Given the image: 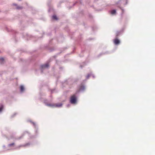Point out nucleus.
Here are the masks:
<instances>
[{
  "label": "nucleus",
  "instance_id": "nucleus-8",
  "mask_svg": "<svg viewBox=\"0 0 155 155\" xmlns=\"http://www.w3.org/2000/svg\"><path fill=\"white\" fill-rule=\"evenodd\" d=\"M62 105V104H56L55 106L57 107H60Z\"/></svg>",
  "mask_w": 155,
  "mask_h": 155
},
{
  "label": "nucleus",
  "instance_id": "nucleus-14",
  "mask_svg": "<svg viewBox=\"0 0 155 155\" xmlns=\"http://www.w3.org/2000/svg\"><path fill=\"white\" fill-rule=\"evenodd\" d=\"M48 105L49 106H51V105L50 104H49V105Z\"/></svg>",
  "mask_w": 155,
  "mask_h": 155
},
{
  "label": "nucleus",
  "instance_id": "nucleus-2",
  "mask_svg": "<svg viewBox=\"0 0 155 155\" xmlns=\"http://www.w3.org/2000/svg\"><path fill=\"white\" fill-rule=\"evenodd\" d=\"M119 2H120L121 4L125 5L127 3V0H120L118 3H117V4H118Z\"/></svg>",
  "mask_w": 155,
  "mask_h": 155
},
{
  "label": "nucleus",
  "instance_id": "nucleus-10",
  "mask_svg": "<svg viewBox=\"0 0 155 155\" xmlns=\"http://www.w3.org/2000/svg\"><path fill=\"white\" fill-rule=\"evenodd\" d=\"M91 76V74H88L87 76H86V78L87 79H88Z\"/></svg>",
  "mask_w": 155,
  "mask_h": 155
},
{
  "label": "nucleus",
  "instance_id": "nucleus-3",
  "mask_svg": "<svg viewBox=\"0 0 155 155\" xmlns=\"http://www.w3.org/2000/svg\"><path fill=\"white\" fill-rule=\"evenodd\" d=\"M113 41L114 44L116 45H118L120 43V40L117 38H116Z\"/></svg>",
  "mask_w": 155,
  "mask_h": 155
},
{
  "label": "nucleus",
  "instance_id": "nucleus-5",
  "mask_svg": "<svg viewBox=\"0 0 155 155\" xmlns=\"http://www.w3.org/2000/svg\"><path fill=\"white\" fill-rule=\"evenodd\" d=\"M4 61V59L3 58H0V63L2 64Z\"/></svg>",
  "mask_w": 155,
  "mask_h": 155
},
{
  "label": "nucleus",
  "instance_id": "nucleus-12",
  "mask_svg": "<svg viewBox=\"0 0 155 155\" xmlns=\"http://www.w3.org/2000/svg\"><path fill=\"white\" fill-rule=\"evenodd\" d=\"M3 106H2L0 107V112L2 111V109H3Z\"/></svg>",
  "mask_w": 155,
  "mask_h": 155
},
{
  "label": "nucleus",
  "instance_id": "nucleus-11",
  "mask_svg": "<svg viewBox=\"0 0 155 155\" xmlns=\"http://www.w3.org/2000/svg\"><path fill=\"white\" fill-rule=\"evenodd\" d=\"M15 144V143H12L9 144L8 145L9 146H12L14 145Z\"/></svg>",
  "mask_w": 155,
  "mask_h": 155
},
{
  "label": "nucleus",
  "instance_id": "nucleus-6",
  "mask_svg": "<svg viewBox=\"0 0 155 155\" xmlns=\"http://www.w3.org/2000/svg\"><path fill=\"white\" fill-rule=\"evenodd\" d=\"M116 13V11L115 10H113L111 11V13L112 15H114Z\"/></svg>",
  "mask_w": 155,
  "mask_h": 155
},
{
  "label": "nucleus",
  "instance_id": "nucleus-9",
  "mask_svg": "<svg viewBox=\"0 0 155 155\" xmlns=\"http://www.w3.org/2000/svg\"><path fill=\"white\" fill-rule=\"evenodd\" d=\"M52 18H53V19H55V20H57V17L55 15H53L52 16Z\"/></svg>",
  "mask_w": 155,
  "mask_h": 155
},
{
  "label": "nucleus",
  "instance_id": "nucleus-13",
  "mask_svg": "<svg viewBox=\"0 0 155 155\" xmlns=\"http://www.w3.org/2000/svg\"><path fill=\"white\" fill-rule=\"evenodd\" d=\"M17 8L18 9H21L22 8L21 7H18Z\"/></svg>",
  "mask_w": 155,
  "mask_h": 155
},
{
  "label": "nucleus",
  "instance_id": "nucleus-7",
  "mask_svg": "<svg viewBox=\"0 0 155 155\" xmlns=\"http://www.w3.org/2000/svg\"><path fill=\"white\" fill-rule=\"evenodd\" d=\"M24 90V88L23 86H21L20 87V90L21 91H23Z\"/></svg>",
  "mask_w": 155,
  "mask_h": 155
},
{
  "label": "nucleus",
  "instance_id": "nucleus-4",
  "mask_svg": "<svg viewBox=\"0 0 155 155\" xmlns=\"http://www.w3.org/2000/svg\"><path fill=\"white\" fill-rule=\"evenodd\" d=\"M49 66V65L48 63H46L45 64L42 65L41 66V68L43 69L46 68H48Z\"/></svg>",
  "mask_w": 155,
  "mask_h": 155
},
{
  "label": "nucleus",
  "instance_id": "nucleus-1",
  "mask_svg": "<svg viewBox=\"0 0 155 155\" xmlns=\"http://www.w3.org/2000/svg\"><path fill=\"white\" fill-rule=\"evenodd\" d=\"M70 102L72 104H75L77 103V97L76 95L74 94L71 96Z\"/></svg>",
  "mask_w": 155,
  "mask_h": 155
}]
</instances>
